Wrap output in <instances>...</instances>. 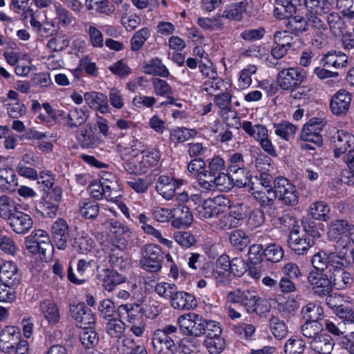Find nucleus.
I'll return each mask as SVG.
<instances>
[{"label": "nucleus", "mask_w": 354, "mask_h": 354, "mask_svg": "<svg viewBox=\"0 0 354 354\" xmlns=\"http://www.w3.org/2000/svg\"><path fill=\"white\" fill-rule=\"evenodd\" d=\"M178 327L171 324L157 329L152 336L155 350L161 354H175L177 351V344L180 341Z\"/></svg>", "instance_id": "obj_1"}, {"label": "nucleus", "mask_w": 354, "mask_h": 354, "mask_svg": "<svg viewBox=\"0 0 354 354\" xmlns=\"http://www.w3.org/2000/svg\"><path fill=\"white\" fill-rule=\"evenodd\" d=\"M26 250L33 254H39L43 260L49 259L54 250L47 232L39 229L34 230L25 239Z\"/></svg>", "instance_id": "obj_2"}, {"label": "nucleus", "mask_w": 354, "mask_h": 354, "mask_svg": "<svg viewBox=\"0 0 354 354\" xmlns=\"http://www.w3.org/2000/svg\"><path fill=\"white\" fill-rule=\"evenodd\" d=\"M274 189L276 197L283 204L290 206L298 204L299 193L296 187L286 178L279 176L274 178Z\"/></svg>", "instance_id": "obj_3"}, {"label": "nucleus", "mask_w": 354, "mask_h": 354, "mask_svg": "<svg viewBox=\"0 0 354 354\" xmlns=\"http://www.w3.org/2000/svg\"><path fill=\"white\" fill-rule=\"evenodd\" d=\"M142 259L140 261L142 268L151 272L159 271L164 260V253L161 248L155 244L146 245L142 250Z\"/></svg>", "instance_id": "obj_4"}, {"label": "nucleus", "mask_w": 354, "mask_h": 354, "mask_svg": "<svg viewBox=\"0 0 354 354\" xmlns=\"http://www.w3.org/2000/svg\"><path fill=\"white\" fill-rule=\"evenodd\" d=\"M306 79V72L300 68H282L277 76L279 86L290 91L301 84Z\"/></svg>", "instance_id": "obj_5"}, {"label": "nucleus", "mask_w": 354, "mask_h": 354, "mask_svg": "<svg viewBox=\"0 0 354 354\" xmlns=\"http://www.w3.org/2000/svg\"><path fill=\"white\" fill-rule=\"evenodd\" d=\"M228 302L243 306L248 312L257 313V305L260 301L257 292L250 290L236 289L228 292L226 296Z\"/></svg>", "instance_id": "obj_6"}, {"label": "nucleus", "mask_w": 354, "mask_h": 354, "mask_svg": "<svg viewBox=\"0 0 354 354\" xmlns=\"http://www.w3.org/2000/svg\"><path fill=\"white\" fill-rule=\"evenodd\" d=\"M248 215V207L243 203L230 206L227 214L220 220L219 226L223 230L237 227L243 223Z\"/></svg>", "instance_id": "obj_7"}, {"label": "nucleus", "mask_w": 354, "mask_h": 354, "mask_svg": "<svg viewBox=\"0 0 354 354\" xmlns=\"http://www.w3.org/2000/svg\"><path fill=\"white\" fill-rule=\"evenodd\" d=\"M313 294L324 297L333 291V286L329 274L324 272L310 271L307 277Z\"/></svg>", "instance_id": "obj_8"}, {"label": "nucleus", "mask_w": 354, "mask_h": 354, "mask_svg": "<svg viewBox=\"0 0 354 354\" xmlns=\"http://www.w3.org/2000/svg\"><path fill=\"white\" fill-rule=\"evenodd\" d=\"M334 156L342 157L354 151V135L344 130H337L331 138Z\"/></svg>", "instance_id": "obj_9"}, {"label": "nucleus", "mask_w": 354, "mask_h": 354, "mask_svg": "<svg viewBox=\"0 0 354 354\" xmlns=\"http://www.w3.org/2000/svg\"><path fill=\"white\" fill-rule=\"evenodd\" d=\"M70 313L75 320L78 327L87 329L92 328L95 324V316L91 309L84 303L70 305Z\"/></svg>", "instance_id": "obj_10"}, {"label": "nucleus", "mask_w": 354, "mask_h": 354, "mask_svg": "<svg viewBox=\"0 0 354 354\" xmlns=\"http://www.w3.org/2000/svg\"><path fill=\"white\" fill-rule=\"evenodd\" d=\"M304 234L299 231V226H294L288 236L289 248L299 255L306 253L315 243L312 238L306 237Z\"/></svg>", "instance_id": "obj_11"}, {"label": "nucleus", "mask_w": 354, "mask_h": 354, "mask_svg": "<svg viewBox=\"0 0 354 354\" xmlns=\"http://www.w3.org/2000/svg\"><path fill=\"white\" fill-rule=\"evenodd\" d=\"M75 138L80 145L84 149L97 147L102 142L101 136L95 132V127L87 123L75 133Z\"/></svg>", "instance_id": "obj_12"}, {"label": "nucleus", "mask_w": 354, "mask_h": 354, "mask_svg": "<svg viewBox=\"0 0 354 354\" xmlns=\"http://www.w3.org/2000/svg\"><path fill=\"white\" fill-rule=\"evenodd\" d=\"M330 232L335 235H344L339 240L341 243L345 242L344 248L354 245V225L346 219H336L330 223Z\"/></svg>", "instance_id": "obj_13"}, {"label": "nucleus", "mask_w": 354, "mask_h": 354, "mask_svg": "<svg viewBox=\"0 0 354 354\" xmlns=\"http://www.w3.org/2000/svg\"><path fill=\"white\" fill-rule=\"evenodd\" d=\"M352 101V94L344 89L339 90L332 97L330 102L331 112L337 116L345 115L349 110Z\"/></svg>", "instance_id": "obj_14"}, {"label": "nucleus", "mask_w": 354, "mask_h": 354, "mask_svg": "<svg viewBox=\"0 0 354 354\" xmlns=\"http://www.w3.org/2000/svg\"><path fill=\"white\" fill-rule=\"evenodd\" d=\"M7 223L15 233L25 234L32 227L33 220L28 214L18 210Z\"/></svg>", "instance_id": "obj_15"}, {"label": "nucleus", "mask_w": 354, "mask_h": 354, "mask_svg": "<svg viewBox=\"0 0 354 354\" xmlns=\"http://www.w3.org/2000/svg\"><path fill=\"white\" fill-rule=\"evenodd\" d=\"M94 267H96L97 269L99 268V266L95 260L91 259L86 261L84 259H80L77 265V276L74 274L72 266H69L67 274L68 279L71 282L73 283L82 284L86 281L84 274L93 270Z\"/></svg>", "instance_id": "obj_16"}, {"label": "nucleus", "mask_w": 354, "mask_h": 354, "mask_svg": "<svg viewBox=\"0 0 354 354\" xmlns=\"http://www.w3.org/2000/svg\"><path fill=\"white\" fill-rule=\"evenodd\" d=\"M20 274L17 265L11 261L3 262L0 266V280L8 286H15L19 284Z\"/></svg>", "instance_id": "obj_17"}, {"label": "nucleus", "mask_w": 354, "mask_h": 354, "mask_svg": "<svg viewBox=\"0 0 354 354\" xmlns=\"http://www.w3.org/2000/svg\"><path fill=\"white\" fill-rule=\"evenodd\" d=\"M53 239L59 250H64L67 245V241L69 237L68 225L64 219L59 218L56 221L52 227Z\"/></svg>", "instance_id": "obj_18"}, {"label": "nucleus", "mask_w": 354, "mask_h": 354, "mask_svg": "<svg viewBox=\"0 0 354 354\" xmlns=\"http://www.w3.org/2000/svg\"><path fill=\"white\" fill-rule=\"evenodd\" d=\"M328 274L333 288L336 290H342L349 288L353 283L354 279L352 274L347 271L345 268L335 269Z\"/></svg>", "instance_id": "obj_19"}, {"label": "nucleus", "mask_w": 354, "mask_h": 354, "mask_svg": "<svg viewBox=\"0 0 354 354\" xmlns=\"http://www.w3.org/2000/svg\"><path fill=\"white\" fill-rule=\"evenodd\" d=\"M171 225L175 228L187 227L193 221V216L189 208L179 204L172 209Z\"/></svg>", "instance_id": "obj_20"}, {"label": "nucleus", "mask_w": 354, "mask_h": 354, "mask_svg": "<svg viewBox=\"0 0 354 354\" xmlns=\"http://www.w3.org/2000/svg\"><path fill=\"white\" fill-rule=\"evenodd\" d=\"M180 185V183L173 178L162 175L158 179L156 189L164 198L170 200L173 198L176 189Z\"/></svg>", "instance_id": "obj_21"}, {"label": "nucleus", "mask_w": 354, "mask_h": 354, "mask_svg": "<svg viewBox=\"0 0 354 354\" xmlns=\"http://www.w3.org/2000/svg\"><path fill=\"white\" fill-rule=\"evenodd\" d=\"M310 348L319 354L331 353L334 346V339L326 333H321L308 342Z\"/></svg>", "instance_id": "obj_22"}, {"label": "nucleus", "mask_w": 354, "mask_h": 354, "mask_svg": "<svg viewBox=\"0 0 354 354\" xmlns=\"http://www.w3.org/2000/svg\"><path fill=\"white\" fill-rule=\"evenodd\" d=\"M18 186L15 170L10 167L0 168V189L6 192H13Z\"/></svg>", "instance_id": "obj_23"}, {"label": "nucleus", "mask_w": 354, "mask_h": 354, "mask_svg": "<svg viewBox=\"0 0 354 354\" xmlns=\"http://www.w3.org/2000/svg\"><path fill=\"white\" fill-rule=\"evenodd\" d=\"M171 305L175 309L189 310L196 306V300L194 295L178 289L171 298Z\"/></svg>", "instance_id": "obj_24"}, {"label": "nucleus", "mask_w": 354, "mask_h": 354, "mask_svg": "<svg viewBox=\"0 0 354 354\" xmlns=\"http://www.w3.org/2000/svg\"><path fill=\"white\" fill-rule=\"evenodd\" d=\"M226 171L231 174L232 180L234 181V186L236 185L240 188L251 187L252 183H254L250 171L245 168L237 167L236 169L234 167L228 166Z\"/></svg>", "instance_id": "obj_25"}, {"label": "nucleus", "mask_w": 354, "mask_h": 354, "mask_svg": "<svg viewBox=\"0 0 354 354\" xmlns=\"http://www.w3.org/2000/svg\"><path fill=\"white\" fill-rule=\"evenodd\" d=\"M89 118V111L86 106L80 109L73 108L69 110L66 118L67 125L69 128H77L82 127Z\"/></svg>", "instance_id": "obj_26"}, {"label": "nucleus", "mask_w": 354, "mask_h": 354, "mask_svg": "<svg viewBox=\"0 0 354 354\" xmlns=\"http://www.w3.org/2000/svg\"><path fill=\"white\" fill-rule=\"evenodd\" d=\"M250 190L252 191V195L260 204L261 207H266L273 205L274 201L277 198L274 189H262L259 190L255 186V183H252Z\"/></svg>", "instance_id": "obj_27"}, {"label": "nucleus", "mask_w": 354, "mask_h": 354, "mask_svg": "<svg viewBox=\"0 0 354 354\" xmlns=\"http://www.w3.org/2000/svg\"><path fill=\"white\" fill-rule=\"evenodd\" d=\"M39 306L44 317L50 324H56L59 322V310L54 301L45 299L40 303Z\"/></svg>", "instance_id": "obj_28"}, {"label": "nucleus", "mask_w": 354, "mask_h": 354, "mask_svg": "<svg viewBox=\"0 0 354 354\" xmlns=\"http://www.w3.org/2000/svg\"><path fill=\"white\" fill-rule=\"evenodd\" d=\"M321 61L324 67L339 68L346 66L348 57L343 53L331 51L326 53Z\"/></svg>", "instance_id": "obj_29"}, {"label": "nucleus", "mask_w": 354, "mask_h": 354, "mask_svg": "<svg viewBox=\"0 0 354 354\" xmlns=\"http://www.w3.org/2000/svg\"><path fill=\"white\" fill-rule=\"evenodd\" d=\"M79 212L85 219H95L99 214L100 205L96 201L89 198L79 202Z\"/></svg>", "instance_id": "obj_30"}, {"label": "nucleus", "mask_w": 354, "mask_h": 354, "mask_svg": "<svg viewBox=\"0 0 354 354\" xmlns=\"http://www.w3.org/2000/svg\"><path fill=\"white\" fill-rule=\"evenodd\" d=\"M287 18L288 21L286 24V27L288 30L284 31V33L289 32L298 36L308 30V21L304 17L299 15L294 17L291 15Z\"/></svg>", "instance_id": "obj_31"}, {"label": "nucleus", "mask_w": 354, "mask_h": 354, "mask_svg": "<svg viewBox=\"0 0 354 354\" xmlns=\"http://www.w3.org/2000/svg\"><path fill=\"white\" fill-rule=\"evenodd\" d=\"M18 205L7 195L0 196V217L6 222L18 211Z\"/></svg>", "instance_id": "obj_32"}, {"label": "nucleus", "mask_w": 354, "mask_h": 354, "mask_svg": "<svg viewBox=\"0 0 354 354\" xmlns=\"http://www.w3.org/2000/svg\"><path fill=\"white\" fill-rule=\"evenodd\" d=\"M309 212L314 219L327 221L330 219V207L326 202L316 201L311 205Z\"/></svg>", "instance_id": "obj_33"}, {"label": "nucleus", "mask_w": 354, "mask_h": 354, "mask_svg": "<svg viewBox=\"0 0 354 354\" xmlns=\"http://www.w3.org/2000/svg\"><path fill=\"white\" fill-rule=\"evenodd\" d=\"M229 201L222 197H216L214 201L209 202V204L207 203H205V205L202 207V209L199 211L200 214L202 217L205 218H209L217 216L221 210L217 207V206H221V204H224L225 206V203H228Z\"/></svg>", "instance_id": "obj_34"}, {"label": "nucleus", "mask_w": 354, "mask_h": 354, "mask_svg": "<svg viewBox=\"0 0 354 354\" xmlns=\"http://www.w3.org/2000/svg\"><path fill=\"white\" fill-rule=\"evenodd\" d=\"M296 8L292 0H275L274 15L279 19H286L295 12Z\"/></svg>", "instance_id": "obj_35"}, {"label": "nucleus", "mask_w": 354, "mask_h": 354, "mask_svg": "<svg viewBox=\"0 0 354 354\" xmlns=\"http://www.w3.org/2000/svg\"><path fill=\"white\" fill-rule=\"evenodd\" d=\"M143 68L145 73L147 74L159 75L163 77H167L169 75L167 67L158 58L152 59L149 63L145 64Z\"/></svg>", "instance_id": "obj_36"}, {"label": "nucleus", "mask_w": 354, "mask_h": 354, "mask_svg": "<svg viewBox=\"0 0 354 354\" xmlns=\"http://www.w3.org/2000/svg\"><path fill=\"white\" fill-rule=\"evenodd\" d=\"M196 135V131L194 129L177 127L170 131L169 140L176 145L194 138Z\"/></svg>", "instance_id": "obj_37"}, {"label": "nucleus", "mask_w": 354, "mask_h": 354, "mask_svg": "<svg viewBox=\"0 0 354 354\" xmlns=\"http://www.w3.org/2000/svg\"><path fill=\"white\" fill-rule=\"evenodd\" d=\"M126 280V277L114 270L106 269L103 279L102 286L108 291H111L116 285H119Z\"/></svg>", "instance_id": "obj_38"}, {"label": "nucleus", "mask_w": 354, "mask_h": 354, "mask_svg": "<svg viewBox=\"0 0 354 354\" xmlns=\"http://www.w3.org/2000/svg\"><path fill=\"white\" fill-rule=\"evenodd\" d=\"M245 10L246 3L244 1L232 3L223 11L221 18L224 17L230 20L240 21L242 19Z\"/></svg>", "instance_id": "obj_39"}, {"label": "nucleus", "mask_w": 354, "mask_h": 354, "mask_svg": "<svg viewBox=\"0 0 354 354\" xmlns=\"http://www.w3.org/2000/svg\"><path fill=\"white\" fill-rule=\"evenodd\" d=\"M345 248L343 247L339 252L335 251L328 253V273L335 270V269L345 268L343 262L346 258V252L344 251Z\"/></svg>", "instance_id": "obj_40"}, {"label": "nucleus", "mask_w": 354, "mask_h": 354, "mask_svg": "<svg viewBox=\"0 0 354 354\" xmlns=\"http://www.w3.org/2000/svg\"><path fill=\"white\" fill-rule=\"evenodd\" d=\"M303 317L306 320L319 322L324 318V310L319 305L309 303L302 309Z\"/></svg>", "instance_id": "obj_41"}, {"label": "nucleus", "mask_w": 354, "mask_h": 354, "mask_svg": "<svg viewBox=\"0 0 354 354\" xmlns=\"http://www.w3.org/2000/svg\"><path fill=\"white\" fill-rule=\"evenodd\" d=\"M301 330L303 335L308 339V343L322 333L323 326L320 322L306 320Z\"/></svg>", "instance_id": "obj_42"}, {"label": "nucleus", "mask_w": 354, "mask_h": 354, "mask_svg": "<svg viewBox=\"0 0 354 354\" xmlns=\"http://www.w3.org/2000/svg\"><path fill=\"white\" fill-rule=\"evenodd\" d=\"M273 126L275 133L286 140L292 139L297 129L295 125L286 121L281 123H274Z\"/></svg>", "instance_id": "obj_43"}, {"label": "nucleus", "mask_w": 354, "mask_h": 354, "mask_svg": "<svg viewBox=\"0 0 354 354\" xmlns=\"http://www.w3.org/2000/svg\"><path fill=\"white\" fill-rule=\"evenodd\" d=\"M142 154L143 156L141 158V160L145 172L151 167L156 166L161 156L160 150L158 148L146 149L145 152Z\"/></svg>", "instance_id": "obj_44"}, {"label": "nucleus", "mask_w": 354, "mask_h": 354, "mask_svg": "<svg viewBox=\"0 0 354 354\" xmlns=\"http://www.w3.org/2000/svg\"><path fill=\"white\" fill-rule=\"evenodd\" d=\"M304 3L313 15H322L328 12L331 8V3L328 0H304Z\"/></svg>", "instance_id": "obj_45"}, {"label": "nucleus", "mask_w": 354, "mask_h": 354, "mask_svg": "<svg viewBox=\"0 0 354 354\" xmlns=\"http://www.w3.org/2000/svg\"><path fill=\"white\" fill-rule=\"evenodd\" d=\"M229 239L231 244L240 251L246 248L250 242L249 236L244 231L241 230L232 231L230 234Z\"/></svg>", "instance_id": "obj_46"}, {"label": "nucleus", "mask_w": 354, "mask_h": 354, "mask_svg": "<svg viewBox=\"0 0 354 354\" xmlns=\"http://www.w3.org/2000/svg\"><path fill=\"white\" fill-rule=\"evenodd\" d=\"M242 127L248 134L259 142L268 136V129L261 124L253 126L251 122L246 121L243 123Z\"/></svg>", "instance_id": "obj_47"}, {"label": "nucleus", "mask_w": 354, "mask_h": 354, "mask_svg": "<svg viewBox=\"0 0 354 354\" xmlns=\"http://www.w3.org/2000/svg\"><path fill=\"white\" fill-rule=\"evenodd\" d=\"M327 22L331 32L335 35H340L344 32L345 24L340 15L337 12H332L327 17Z\"/></svg>", "instance_id": "obj_48"}, {"label": "nucleus", "mask_w": 354, "mask_h": 354, "mask_svg": "<svg viewBox=\"0 0 354 354\" xmlns=\"http://www.w3.org/2000/svg\"><path fill=\"white\" fill-rule=\"evenodd\" d=\"M214 185L215 189L221 192L230 191L234 186V183L232 180L231 174H229V171H227V173L223 171L216 175Z\"/></svg>", "instance_id": "obj_49"}, {"label": "nucleus", "mask_w": 354, "mask_h": 354, "mask_svg": "<svg viewBox=\"0 0 354 354\" xmlns=\"http://www.w3.org/2000/svg\"><path fill=\"white\" fill-rule=\"evenodd\" d=\"M124 329V324L116 317L109 319L106 326V332L112 338H120Z\"/></svg>", "instance_id": "obj_50"}, {"label": "nucleus", "mask_w": 354, "mask_h": 354, "mask_svg": "<svg viewBox=\"0 0 354 354\" xmlns=\"http://www.w3.org/2000/svg\"><path fill=\"white\" fill-rule=\"evenodd\" d=\"M269 322L270 330L276 338L282 339L287 335L288 327L283 321L278 317H272Z\"/></svg>", "instance_id": "obj_51"}, {"label": "nucleus", "mask_w": 354, "mask_h": 354, "mask_svg": "<svg viewBox=\"0 0 354 354\" xmlns=\"http://www.w3.org/2000/svg\"><path fill=\"white\" fill-rule=\"evenodd\" d=\"M150 31L147 28H142L137 31L131 39V49L133 51L139 50L149 38Z\"/></svg>", "instance_id": "obj_52"}, {"label": "nucleus", "mask_w": 354, "mask_h": 354, "mask_svg": "<svg viewBox=\"0 0 354 354\" xmlns=\"http://www.w3.org/2000/svg\"><path fill=\"white\" fill-rule=\"evenodd\" d=\"M86 5L88 10H95L106 15H111L115 10L112 6L109 5L108 0H86Z\"/></svg>", "instance_id": "obj_53"}, {"label": "nucleus", "mask_w": 354, "mask_h": 354, "mask_svg": "<svg viewBox=\"0 0 354 354\" xmlns=\"http://www.w3.org/2000/svg\"><path fill=\"white\" fill-rule=\"evenodd\" d=\"M123 168L130 174H142L146 173L142 167L141 158L137 157V153L134 157L129 159L123 164Z\"/></svg>", "instance_id": "obj_54"}, {"label": "nucleus", "mask_w": 354, "mask_h": 354, "mask_svg": "<svg viewBox=\"0 0 354 354\" xmlns=\"http://www.w3.org/2000/svg\"><path fill=\"white\" fill-rule=\"evenodd\" d=\"M197 180L201 188L207 191L215 189L214 181L216 180V175L208 172L207 168L202 170V171L198 174Z\"/></svg>", "instance_id": "obj_55"}, {"label": "nucleus", "mask_w": 354, "mask_h": 354, "mask_svg": "<svg viewBox=\"0 0 354 354\" xmlns=\"http://www.w3.org/2000/svg\"><path fill=\"white\" fill-rule=\"evenodd\" d=\"M80 340L86 348L93 347L98 343L99 336L92 328L84 329L80 334Z\"/></svg>", "instance_id": "obj_56"}, {"label": "nucleus", "mask_w": 354, "mask_h": 354, "mask_svg": "<svg viewBox=\"0 0 354 354\" xmlns=\"http://www.w3.org/2000/svg\"><path fill=\"white\" fill-rule=\"evenodd\" d=\"M231 99L232 96L227 92L214 95V102L224 112L223 116L225 113H228L232 111Z\"/></svg>", "instance_id": "obj_57"}, {"label": "nucleus", "mask_w": 354, "mask_h": 354, "mask_svg": "<svg viewBox=\"0 0 354 354\" xmlns=\"http://www.w3.org/2000/svg\"><path fill=\"white\" fill-rule=\"evenodd\" d=\"M306 344L301 339H289L284 345L286 354H302L305 350Z\"/></svg>", "instance_id": "obj_58"}, {"label": "nucleus", "mask_w": 354, "mask_h": 354, "mask_svg": "<svg viewBox=\"0 0 354 354\" xmlns=\"http://www.w3.org/2000/svg\"><path fill=\"white\" fill-rule=\"evenodd\" d=\"M98 310L100 315L108 320L115 318L117 314L113 301L108 299H103L100 301Z\"/></svg>", "instance_id": "obj_59"}, {"label": "nucleus", "mask_w": 354, "mask_h": 354, "mask_svg": "<svg viewBox=\"0 0 354 354\" xmlns=\"http://www.w3.org/2000/svg\"><path fill=\"white\" fill-rule=\"evenodd\" d=\"M314 268L313 271L324 272L328 268V253L319 251L315 253L311 259Z\"/></svg>", "instance_id": "obj_60"}, {"label": "nucleus", "mask_w": 354, "mask_h": 354, "mask_svg": "<svg viewBox=\"0 0 354 354\" xmlns=\"http://www.w3.org/2000/svg\"><path fill=\"white\" fill-rule=\"evenodd\" d=\"M283 257L282 248L277 244H270L264 249V257L271 262H279Z\"/></svg>", "instance_id": "obj_61"}, {"label": "nucleus", "mask_w": 354, "mask_h": 354, "mask_svg": "<svg viewBox=\"0 0 354 354\" xmlns=\"http://www.w3.org/2000/svg\"><path fill=\"white\" fill-rule=\"evenodd\" d=\"M248 263L252 265L260 263L264 257V249L261 244L252 245L248 252Z\"/></svg>", "instance_id": "obj_62"}, {"label": "nucleus", "mask_w": 354, "mask_h": 354, "mask_svg": "<svg viewBox=\"0 0 354 354\" xmlns=\"http://www.w3.org/2000/svg\"><path fill=\"white\" fill-rule=\"evenodd\" d=\"M55 19L58 24L62 26H67L74 21L72 14L61 5H55Z\"/></svg>", "instance_id": "obj_63"}, {"label": "nucleus", "mask_w": 354, "mask_h": 354, "mask_svg": "<svg viewBox=\"0 0 354 354\" xmlns=\"http://www.w3.org/2000/svg\"><path fill=\"white\" fill-rule=\"evenodd\" d=\"M93 241L88 236H81L75 239L72 247L78 253L84 254L91 251Z\"/></svg>", "instance_id": "obj_64"}]
</instances>
